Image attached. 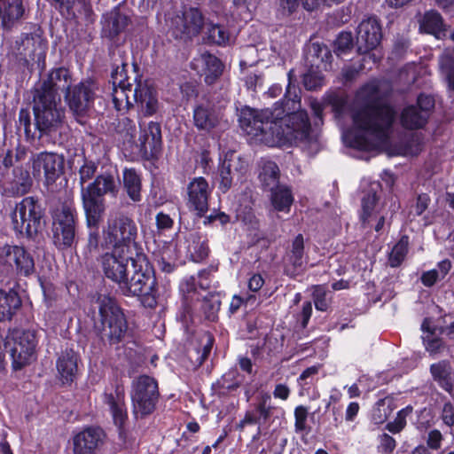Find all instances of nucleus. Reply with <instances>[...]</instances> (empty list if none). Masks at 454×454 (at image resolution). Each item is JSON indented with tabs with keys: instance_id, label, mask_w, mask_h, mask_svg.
I'll return each instance as SVG.
<instances>
[{
	"instance_id": "obj_18",
	"label": "nucleus",
	"mask_w": 454,
	"mask_h": 454,
	"mask_svg": "<svg viewBox=\"0 0 454 454\" xmlns=\"http://www.w3.org/2000/svg\"><path fill=\"white\" fill-rule=\"evenodd\" d=\"M0 263L14 267L20 276H30L35 272L33 256L23 247L4 244L0 247Z\"/></svg>"
},
{
	"instance_id": "obj_16",
	"label": "nucleus",
	"mask_w": 454,
	"mask_h": 454,
	"mask_svg": "<svg viewBox=\"0 0 454 454\" xmlns=\"http://www.w3.org/2000/svg\"><path fill=\"white\" fill-rule=\"evenodd\" d=\"M30 161L34 177H41L43 170L47 185L53 184L64 172V156L55 153L42 152L33 154Z\"/></svg>"
},
{
	"instance_id": "obj_20",
	"label": "nucleus",
	"mask_w": 454,
	"mask_h": 454,
	"mask_svg": "<svg viewBox=\"0 0 454 454\" xmlns=\"http://www.w3.org/2000/svg\"><path fill=\"white\" fill-rule=\"evenodd\" d=\"M106 434L99 427H88L72 440L74 454H97L104 446Z\"/></svg>"
},
{
	"instance_id": "obj_59",
	"label": "nucleus",
	"mask_w": 454,
	"mask_h": 454,
	"mask_svg": "<svg viewBox=\"0 0 454 454\" xmlns=\"http://www.w3.org/2000/svg\"><path fill=\"white\" fill-rule=\"evenodd\" d=\"M180 91L186 100L195 98L198 94L197 87L192 82H184L180 85Z\"/></svg>"
},
{
	"instance_id": "obj_22",
	"label": "nucleus",
	"mask_w": 454,
	"mask_h": 454,
	"mask_svg": "<svg viewBox=\"0 0 454 454\" xmlns=\"http://www.w3.org/2000/svg\"><path fill=\"white\" fill-rule=\"evenodd\" d=\"M27 0H0V25L5 31H11L29 16Z\"/></svg>"
},
{
	"instance_id": "obj_57",
	"label": "nucleus",
	"mask_w": 454,
	"mask_h": 454,
	"mask_svg": "<svg viewBox=\"0 0 454 454\" xmlns=\"http://www.w3.org/2000/svg\"><path fill=\"white\" fill-rule=\"evenodd\" d=\"M193 255L196 257V260H203L208 255L209 247L207 240L200 241V239H198V241H193Z\"/></svg>"
},
{
	"instance_id": "obj_61",
	"label": "nucleus",
	"mask_w": 454,
	"mask_h": 454,
	"mask_svg": "<svg viewBox=\"0 0 454 454\" xmlns=\"http://www.w3.org/2000/svg\"><path fill=\"white\" fill-rule=\"evenodd\" d=\"M364 68H365L364 64H360L357 67L349 66L345 68H343L342 74L346 81H352L354 80L359 74L360 71H362Z\"/></svg>"
},
{
	"instance_id": "obj_30",
	"label": "nucleus",
	"mask_w": 454,
	"mask_h": 454,
	"mask_svg": "<svg viewBox=\"0 0 454 454\" xmlns=\"http://www.w3.org/2000/svg\"><path fill=\"white\" fill-rule=\"evenodd\" d=\"M78 356L72 349H67L59 356L56 366L59 379L63 385H70L75 379L78 365Z\"/></svg>"
},
{
	"instance_id": "obj_32",
	"label": "nucleus",
	"mask_w": 454,
	"mask_h": 454,
	"mask_svg": "<svg viewBox=\"0 0 454 454\" xmlns=\"http://www.w3.org/2000/svg\"><path fill=\"white\" fill-rule=\"evenodd\" d=\"M430 372L434 381L447 392H451L452 367L449 360H441L430 365Z\"/></svg>"
},
{
	"instance_id": "obj_48",
	"label": "nucleus",
	"mask_w": 454,
	"mask_h": 454,
	"mask_svg": "<svg viewBox=\"0 0 454 454\" xmlns=\"http://www.w3.org/2000/svg\"><path fill=\"white\" fill-rule=\"evenodd\" d=\"M353 47V36L350 32H341L334 42V52L337 55H341Z\"/></svg>"
},
{
	"instance_id": "obj_25",
	"label": "nucleus",
	"mask_w": 454,
	"mask_h": 454,
	"mask_svg": "<svg viewBox=\"0 0 454 454\" xmlns=\"http://www.w3.org/2000/svg\"><path fill=\"white\" fill-rule=\"evenodd\" d=\"M95 90V83L90 80L81 82L69 90L65 97L71 111L77 115L84 114L94 99Z\"/></svg>"
},
{
	"instance_id": "obj_53",
	"label": "nucleus",
	"mask_w": 454,
	"mask_h": 454,
	"mask_svg": "<svg viewBox=\"0 0 454 454\" xmlns=\"http://www.w3.org/2000/svg\"><path fill=\"white\" fill-rule=\"evenodd\" d=\"M19 129L23 128L27 138H32L35 136V132L31 130V116L27 109H20L19 113Z\"/></svg>"
},
{
	"instance_id": "obj_60",
	"label": "nucleus",
	"mask_w": 454,
	"mask_h": 454,
	"mask_svg": "<svg viewBox=\"0 0 454 454\" xmlns=\"http://www.w3.org/2000/svg\"><path fill=\"white\" fill-rule=\"evenodd\" d=\"M442 435L438 430H432L427 434V448L437 450L441 446Z\"/></svg>"
},
{
	"instance_id": "obj_50",
	"label": "nucleus",
	"mask_w": 454,
	"mask_h": 454,
	"mask_svg": "<svg viewBox=\"0 0 454 454\" xmlns=\"http://www.w3.org/2000/svg\"><path fill=\"white\" fill-rule=\"evenodd\" d=\"M98 169V165L92 160H84L83 164L79 168V182L82 186L95 176Z\"/></svg>"
},
{
	"instance_id": "obj_49",
	"label": "nucleus",
	"mask_w": 454,
	"mask_h": 454,
	"mask_svg": "<svg viewBox=\"0 0 454 454\" xmlns=\"http://www.w3.org/2000/svg\"><path fill=\"white\" fill-rule=\"evenodd\" d=\"M302 82L307 90H316L322 85L323 77L316 67L310 69L303 74Z\"/></svg>"
},
{
	"instance_id": "obj_4",
	"label": "nucleus",
	"mask_w": 454,
	"mask_h": 454,
	"mask_svg": "<svg viewBox=\"0 0 454 454\" xmlns=\"http://www.w3.org/2000/svg\"><path fill=\"white\" fill-rule=\"evenodd\" d=\"M119 192V184L110 172H105L96 176L93 182L82 189L81 197L82 207L89 227H98L106 211L105 195L116 197Z\"/></svg>"
},
{
	"instance_id": "obj_39",
	"label": "nucleus",
	"mask_w": 454,
	"mask_h": 454,
	"mask_svg": "<svg viewBox=\"0 0 454 454\" xmlns=\"http://www.w3.org/2000/svg\"><path fill=\"white\" fill-rule=\"evenodd\" d=\"M304 255V239L301 234H298L292 242L290 252L288 254V261L293 269H286V273L292 277L297 274V270H301L303 265Z\"/></svg>"
},
{
	"instance_id": "obj_58",
	"label": "nucleus",
	"mask_w": 454,
	"mask_h": 454,
	"mask_svg": "<svg viewBox=\"0 0 454 454\" xmlns=\"http://www.w3.org/2000/svg\"><path fill=\"white\" fill-rule=\"evenodd\" d=\"M442 419L449 427L454 425V403L447 402L444 403L442 412Z\"/></svg>"
},
{
	"instance_id": "obj_63",
	"label": "nucleus",
	"mask_w": 454,
	"mask_h": 454,
	"mask_svg": "<svg viewBox=\"0 0 454 454\" xmlns=\"http://www.w3.org/2000/svg\"><path fill=\"white\" fill-rule=\"evenodd\" d=\"M156 223L159 229H169L173 225V220L164 213H159L156 215Z\"/></svg>"
},
{
	"instance_id": "obj_1",
	"label": "nucleus",
	"mask_w": 454,
	"mask_h": 454,
	"mask_svg": "<svg viewBox=\"0 0 454 454\" xmlns=\"http://www.w3.org/2000/svg\"><path fill=\"white\" fill-rule=\"evenodd\" d=\"M385 81L372 80L363 85L354 98V125L361 134L356 135L350 145L370 150L387 144L395 113L383 99L389 91Z\"/></svg>"
},
{
	"instance_id": "obj_46",
	"label": "nucleus",
	"mask_w": 454,
	"mask_h": 454,
	"mask_svg": "<svg viewBox=\"0 0 454 454\" xmlns=\"http://www.w3.org/2000/svg\"><path fill=\"white\" fill-rule=\"evenodd\" d=\"M207 29V40L209 43L217 45H224L229 41V34L223 27L209 24Z\"/></svg>"
},
{
	"instance_id": "obj_21",
	"label": "nucleus",
	"mask_w": 454,
	"mask_h": 454,
	"mask_svg": "<svg viewBox=\"0 0 454 454\" xmlns=\"http://www.w3.org/2000/svg\"><path fill=\"white\" fill-rule=\"evenodd\" d=\"M104 403L111 411L114 425L119 429V437L124 445L129 442L128 433L124 429V424L128 419V413L125 404L124 390L121 387H116L114 393L104 394Z\"/></svg>"
},
{
	"instance_id": "obj_41",
	"label": "nucleus",
	"mask_w": 454,
	"mask_h": 454,
	"mask_svg": "<svg viewBox=\"0 0 454 454\" xmlns=\"http://www.w3.org/2000/svg\"><path fill=\"white\" fill-rule=\"evenodd\" d=\"M221 300L218 294H208L200 301V310L206 320L214 322L218 318Z\"/></svg>"
},
{
	"instance_id": "obj_15",
	"label": "nucleus",
	"mask_w": 454,
	"mask_h": 454,
	"mask_svg": "<svg viewBox=\"0 0 454 454\" xmlns=\"http://www.w3.org/2000/svg\"><path fill=\"white\" fill-rule=\"evenodd\" d=\"M356 46L359 54L364 55L362 61L372 60L373 64L377 62L375 54L370 53L380 44L382 33L378 20L370 17L364 20L357 27Z\"/></svg>"
},
{
	"instance_id": "obj_35",
	"label": "nucleus",
	"mask_w": 454,
	"mask_h": 454,
	"mask_svg": "<svg viewBox=\"0 0 454 454\" xmlns=\"http://www.w3.org/2000/svg\"><path fill=\"white\" fill-rule=\"evenodd\" d=\"M122 184L128 197L134 202H139L142 199L140 175L134 168H125L122 173Z\"/></svg>"
},
{
	"instance_id": "obj_6",
	"label": "nucleus",
	"mask_w": 454,
	"mask_h": 454,
	"mask_svg": "<svg viewBox=\"0 0 454 454\" xmlns=\"http://www.w3.org/2000/svg\"><path fill=\"white\" fill-rule=\"evenodd\" d=\"M124 52L117 48L113 55H118L120 60L114 59L115 68L112 71L111 78L113 82V102L118 111L129 109L137 100V83L138 75L132 70V75L128 74V63L123 60Z\"/></svg>"
},
{
	"instance_id": "obj_33",
	"label": "nucleus",
	"mask_w": 454,
	"mask_h": 454,
	"mask_svg": "<svg viewBox=\"0 0 454 454\" xmlns=\"http://www.w3.org/2000/svg\"><path fill=\"white\" fill-rule=\"evenodd\" d=\"M20 306L21 300L15 291L0 289V322L10 321Z\"/></svg>"
},
{
	"instance_id": "obj_26",
	"label": "nucleus",
	"mask_w": 454,
	"mask_h": 454,
	"mask_svg": "<svg viewBox=\"0 0 454 454\" xmlns=\"http://www.w3.org/2000/svg\"><path fill=\"white\" fill-rule=\"evenodd\" d=\"M191 67L204 76L207 84L211 85L222 75L224 66L216 56L204 51L192 59Z\"/></svg>"
},
{
	"instance_id": "obj_13",
	"label": "nucleus",
	"mask_w": 454,
	"mask_h": 454,
	"mask_svg": "<svg viewBox=\"0 0 454 454\" xmlns=\"http://www.w3.org/2000/svg\"><path fill=\"white\" fill-rule=\"evenodd\" d=\"M224 105L215 96L203 98L193 108V124L200 131L211 133L227 126Z\"/></svg>"
},
{
	"instance_id": "obj_40",
	"label": "nucleus",
	"mask_w": 454,
	"mask_h": 454,
	"mask_svg": "<svg viewBox=\"0 0 454 454\" xmlns=\"http://www.w3.org/2000/svg\"><path fill=\"white\" fill-rule=\"evenodd\" d=\"M450 26L444 23L441 14L436 11L427 12V34L438 40L447 38Z\"/></svg>"
},
{
	"instance_id": "obj_37",
	"label": "nucleus",
	"mask_w": 454,
	"mask_h": 454,
	"mask_svg": "<svg viewBox=\"0 0 454 454\" xmlns=\"http://www.w3.org/2000/svg\"><path fill=\"white\" fill-rule=\"evenodd\" d=\"M280 171L278 165L271 160H262L261 163V171L259 180L265 191L276 188L279 185Z\"/></svg>"
},
{
	"instance_id": "obj_55",
	"label": "nucleus",
	"mask_w": 454,
	"mask_h": 454,
	"mask_svg": "<svg viewBox=\"0 0 454 454\" xmlns=\"http://www.w3.org/2000/svg\"><path fill=\"white\" fill-rule=\"evenodd\" d=\"M231 174V164L223 162L220 169V189L223 192H227L231 186L232 177Z\"/></svg>"
},
{
	"instance_id": "obj_27",
	"label": "nucleus",
	"mask_w": 454,
	"mask_h": 454,
	"mask_svg": "<svg viewBox=\"0 0 454 454\" xmlns=\"http://www.w3.org/2000/svg\"><path fill=\"white\" fill-rule=\"evenodd\" d=\"M130 23L129 11L124 6H117L103 16L102 32L105 36L114 38L124 32Z\"/></svg>"
},
{
	"instance_id": "obj_17",
	"label": "nucleus",
	"mask_w": 454,
	"mask_h": 454,
	"mask_svg": "<svg viewBox=\"0 0 454 454\" xmlns=\"http://www.w3.org/2000/svg\"><path fill=\"white\" fill-rule=\"evenodd\" d=\"M12 52L26 65L30 61L43 62L46 56V43L39 35L21 34L12 46Z\"/></svg>"
},
{
	"instance_id": "obj_54",
	"label": "nucleus",
	"mask_w": 454,
	"mask_h": 454,
	"mask_svg": "<svg viewBox=\"0 0 454 454\" xmlns=\"http://www.w3.org/2000/svg\"><path fill=\"white\" fill-rule=\"evenodd\" d=\"M410 413L409 408L403 409L397 413V417L393 422H389L387 425V428L391 433L400 432L405 426V418Z\"/></svg>"
},
{
	"instance_id": "obj_51",
	"label": "nucleus",
	"mask_w": 454,
	"mask_h": 454,
	"mask_svg": "<svg viewBox=\"0 0 454 454\" xmlns=\"http://www.w3.org/2000/svg\"><path fill=\"white\" fill-rule=\"evenodd\" d=\"M312 295L316 309L320 311H326L329 307V301L326 298L325 287L315 286Z\"/></svg>"
},
{
	"instance_id": "obj_43",
	"label": "nucleus",
	"mask_w": 454,
	"mask_h": 454,
	"mask_svg": "<svg viewBox=\"0 0 454 454\" xmlns=\"http://www.w3.org/2000/svg\"><path fill=\"white\" fill-rule=\"evenodd\" d=\"M408 237L403 236L393 247L388 255V263L391 267H397L403 262L408 252Z\"/></svg>"
},
{
	"instance_id": "obj_29",
	"label": "nucleus",
	"mask_w": 454,
	"mask_h": 454,
	"mask_svg": "<svg viewBox=\"0 0 454 454\" xmlns=\"http://www.w3.org/2000/svg\"><path fill=\"white\" fill-rule=\"evenodd\" d=\"M137 98L135 104L139 107L145 115H153L159 109V101L156 90L146 82L138 78L137 83Z\"/></svg>"
},
{
	"instance_id": "obj_19",
	"label": "nucleus",
	"mask_w": 454,
	"mask_h": 454,
	"mask_svg": "<svg viewBox=\"0 0 454 454\" xmlns=\"http://www.w3.org/2000/svg\"><path fill=\"white\" fill-rule=\"evenodd\" d=\"M129 252L113 248L112 252L104 254L100 258L101 267L105 276L115 282L118 286L123 283L125 278L129 275V261L135 260L129 256Z\"/></svg>"
},
{
	"instance_id": "obj_47",
	"label": "nucleus",
	"mask_w": 454,
	"mask_h": 454,
	"mask_svg": "<svg viewBox=\"0 0 454 454\" xmlns=\"http://www.w3.org/2000/svg\"><path fill=\"white\" fill-rule=\"evenodd\" d=\"M451 268V263L449 260H443L437 265V269L427 270V286H432L437 281L445 278Z\"/></svg>"
},
{
	"instance_id": "obj_9",
	"label": "nucleus",
	"mask_w": 454,
	"mask_h": 454,
	"mask_svg": "<svg viewBox=\"0 0 454 454\" xmlns=\"http://www.w3.org/2000/svg\"><path fill=\"white\" fill-rule=\"evenodd\" d=\"M43 211L35 197H26L17 203L11 214L12 224L16 232L34 239L43 230Z\"/></svg>"
},
{
	"instance_id": "obj_3",
	"label": "nucleus",
	"mask_w": 454,
	"mask_h": 454,
	"mask_svg": "<svg viewBox=\"0 0 454 454\" xmlns=\"http://www.w3.org/2000/svg\"><path fill=\"white\" fill-rule=\"evenodd\" d=\"M98 316L94 321V330L105 344L110 346L122 342L129 333L127 317L114 298L99 296Z\"/></svg>"
},
{
	"instance_id": "obj_2",
	"label": "nucleus",
	"mask_w": 454,
	"mask_h": 454,
	"mask_svg": "<svg viewBox=\"0 0 454 454\" xmlns=\"http://www.w3.org/2000/svg\"><path fill=\"white\" fill-rule=\"evenodd\" d=\"M283 104L277 102L273 108L262 110L242 108L239 118L241 129L270 147L309 141L307 113H287Z\"/></svg>"
},
{
	"instance_id": "obj_31",
	"label": "nucleus",
	"mask_w": 454,
	"mask_h": 454,
	"mask_svg": "<svg viewBox=\"0 0 454 454\" xmlns=\"http://www.w3.org/2000/svg\"><path fill=\"white\" fill-rule=\"evenodd\" d=\"M33 185V179L27 168L23 166H17L12 171V179L8 188L9 193L12 196H22L29 192Z\"/></svg>"
},
{
	"instance_id": "obj_7",
	"label": "nucleus",
	"mask_w": 454,
	"mask_h": 454,
	"mask_svg": "<svg viewBox=\"0 0 454 454\" xmlns=\"http://www.w3.org/2000/svg\"><path fill=\"white\" fill-rule=\"evenodd\" d=\"M34 94L33 111L35 127L39 131V137L51 136L64 125L65 111L61 101L54 100L53 96Z\"/></svg>"
},
{
	"instance_id": "obj_64",
	"label": "nucleus",
	"mask_w": 454,
	"mask_h": 454,
	"mask_svg": "<svg viewBox=\"0 0 454 454\" xmlns=\"http://www.w3.org/2000/svg\"><path fill=\"white\" fill-rule=\"evenodd\" d=\"M312 314V305L310 301H307L302 306V310L301 313V325L302 328H306L308 325V323L309 321V318Z\"/></svg>"
},
{
	"instance_id": "obj_11",
	"label": "nucleus",
	"mask_w": 454,
	"mask_h": 454,
	"mask_svg": "<svg viewBox=\"0 0 454 454\" xmlns=\"http://www.w3.org/2000/svg\"><path fill=\"white\" fill-rule=\"evenodd\" d=\"M159 387L155 379L141 375L131 384L130 397L134 417L143 419L153 412L159 399Z\"/></svg>"
},
{
	"instance_id": "obj_62",
	"label": "nucleus",
	"mask_w": 454,
	"mask_h": 454,
	"mask_svg": "<svg viewBox=\"0 0 454 454\" xmlns=\"http://www.w3.org/2000/svg\"><path fill=\"white\" fill-rule=\"evenodd\" d=\"M380 445L385 452L391 453L395 448V439L387 434H383L380 438Z\"/></svg>"
},
{
	"instance_id": "obj_45",
	"label": "nucleus",
	"mask_w": 454,
	"mask_h": 454,
	"mask_svg": "<svg viewBox=\"0 0 454 454\" xmlns=\"http://www.w3.org/2000/svg\"><path fill=\"white\" fill-rule=\"evenodd\" d=\"M436 332H439L438 328L433 326L429 318H427V352H429L430 356H434L446 348L442 339L437 337L430 339L429 335H433Z\"/></svg>"
},
{
	"instance_id": "obj_12",
	"label": "nucleus",
	"mask_w": 454,
	"mask_h": 454,
	"mask_svg": "<svg viewBox=\"0 0 454 454\" xmlns=\"http://www.w3.org/2000/svg\"><path fill=\"white\" fill-rule=\"evenodd\" d=\"M5 348L12 359V367L20 370L35 359L37 340L30 330L15 329L6 337Z\"/></svg>"
},
{
	"instance_id": "obj_38",
	"label": "nucleus",
	"mask_w": 454,
	"mask_h": 454,
	"mask_svg": "<svg viewBox=\"0 0 454 454\" xmlns=\"http://www.w3.org/2000/svg\"><path fill=\"white\" fill-rule=\"evenodd\" d=\"M270 192V202L274 209L279 212H288L294 202V197L290 188L284 184H279Z\"/></svg>"
},
{
	"instance_id": "obj_14",
	"label": "nucleus",
	"mask_w": 454,
	"mask_h": 454,
	"mask_svg": "<svg viewBox=\"0 0 454 454\" xmlns=\"http://www.w3.org/2000/svg\"><path fill=\"white\" fill-rule=\"evenodd\" d=\"M52 241L59 250L70 248L76 237L75 209L67 204H62L52 212Z\"/></svg>"
},
{
	"instance_id": "obj_10",
	"label": "nucleus",
	"mask_w": 454,
	"mask_h": 454,
	"mask_svg": "<svg viewBox=\"0 0 454 454\" xmlns=\"http://www.w3.org/2000/svg\"><path fill=\"white\" fill-rule=\"evenodd\" d=\"M137 226L135 221L125 214L110 215L104 230V240L117 251L129 252L131 244L136 243Z\"/></svg>"
},
{
	"instance_id": "obj_24",
	"label": "nucleus",
	"mask_w": 454,
	"mask_h": 454,
	"mask_svg": "<svg viewBox=\"0 0 454 454\" xmlns=\"http://www.w3.org/2000/svg\"><path fill=\"white\" fill-rule=\"evenodd\" d=\"M208 183L204 177H194L187 185V207L202 217L208 210L210 195Z\"/></svg>"
},
{
	"instance_id": "obj_44",
	"label": "nucleus",
	"mask_w": 454,
	"mask_h": 454,
	"mask_svg": "<svg viewBox=\"0 0 454 454\" xmlns=\"http://www.w3.org/2000/svg\"><path fill=\"white\" fill-rule=\"evenodd\" d=\"M378 201V197L376 194V191L372 188L362 199V215L361 220L363 223H365L369 221V218L372 216L376 203Z\"/></svg>"
},
{
	"instance_id": "obj_28",
	"label": "nucleus",
	"mask_w": 454,
	"mask_h": 454,
	"mask_svg": "<svg viewBox=\"0 0 454 454\" xmlns=\"http://www.w3.org/2000/svg\"><path fill=\"white\" fill-rule=\"evenodd\" d=\"M140 151L147 156H156L161 149V129L157 122L151 121L139 137Z\"/></svg>"
},
{
	"instance_id": "obj_34",
	"label": "nucleus",
	"mask_w": 454,
	"mask_h": 454,
	"mask_svg": "<svg viewBox=\"0 0 454 454\" xmlns=\"http://www.w3.org/2000/svg\"><path fill=\"white\" fill-rule=\"evenodd\" d=\"M306 62L311 67L318 69L321 64L330 61L332 54L328 47L319 42H309L306 48Z\"/></svg>"
},
{
	"instance_id": "obj_8",
	"label": "nucleus",
	"mask_w": 454,
	"mask_h": 454,
	"mask_svg": "<svg viewBox=\"0 0 454 454\" xmlns=\"http://www.w3.org/2000/svg\"><path fill=\"white\" fill-rule=\"evenodd\" d=\"M165 25L173 37L187 41L200 33L204 17L198 8H172L165 13Z\"/></svg>"
},
{
	"instance_id": "obj_5",
	"label": "nucleus",
	"mask_w": 454,
	"mask_h": 454,
	"mask_svg": "<svg viewBox=\"0 0 454 454\" xmlns=\"http://www.w3.org/2000/svg\"><path fill=\"white\" fill-rule=\"evenodd\" d=\"M133 274L125 278L119 287L126 296H138L145 307L154 308L157 305L156 278L153 268L143 254H137L132 260Z\"/></svg>"
},
{
	"instance_id": "obj_52",
	"label": "nucleus",
	"mask_w": 454,
	"mask_h": 454,
	"mask_svg": "<svg viewBox=\"0 0 454 454\" xmlns=\"http://www.w3.org/2000/svg\"><path fill=\"white\" fill-rule=\"evenodd\" d=\"M308 409L303 405H299L294 410V427L297 433L307 431Z\"/></svg>"
},
{
	"instance_id": "obj_56",
	"label": "nucleus",
	"mask_w": 454,
	"mask_h": 454,
	"mask_svg": "<svg viewBox=\"0 0 454 454\" xmlns=\"http://www.w3.org/2000/svg\"><path fill=\"white\" fill-rule=\"evenodd\" d=\"M321 365H313L304 370L300 377L298 382L300 385H307L312 383L313 378L318 373Z\"/></svg>"
},
{
	"instance_id": "obj_42",
	"label": "nucleus",
	"mask_w": 454,
	"mask_h": 454,
	"mask_svg": "<svg viewBox=\"0 0 454 454\" xmlns=\"http://www.w3.org/2000/svg\"><path fill=\"white\" fill-rule=\"evenodd\" d=\"M274 407L271 405V396L268 392H262L257 397V403L254 405V413L259 421L266 422L273 413Z\"/></svg>"
},
{
	"instance_id": "obj_23",
	"label": "nucleus",
	"mask_w": 454,
	"mask_h": 454,
	"mask_svg": "<svg viewBox=\"0 0 454 454\" xmlns=\"http://www.w3.org/2000/svg\"><path fill=\"white\" fill-rule=\"evenodd\" d=\"M73 82L71 73L65 67H57L52 69L45 81L35 89L34 94H43L45 96H53L54 100L61 101L59 91L65 92L70 90Z\"/></svg>"
},
{
	"instance_id": "obj_36",
	"label": "nucleus",
	"mask_w": 454,
	"mask_h": 454,
	"mask_svg": "<svg viewBox=\"0 0 454 454\" xmlns=\"http://www.w3.org/2000/svg\"><path fill=\"white\" fill-rule=\"evenodd\" d=\"M422 95L418 98V106H411L403 109L401 114L402 125L405 129H417L424 127L426 120L422 114Z\"/></svg>"
}]
</instances>
